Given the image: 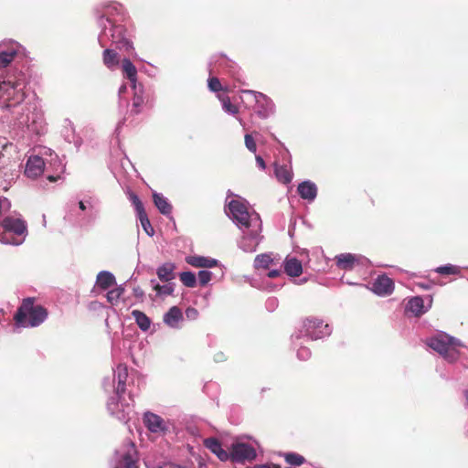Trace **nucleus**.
Returning <instances> with one entry per match:
<instances>
[{
	"label": "nucleus",
	"mask_w": 468,
	"mask_h": 468,
	"mask_svg": "<svg viewBox=\"0 0 468 468\" xmlns=\"http://www.w3.org/2000/svg\"><path fill=\"white\" fill-rule=\"evenodd\" d=\"M186 313L189 318H196L197 316V311L194 308H187Z\"/></svg>",
	"instance_id": "obj_54"
},
{
	"label": "nucleus",
	"mask_w": 468,
	"mask_h": 468,
	"mask_svg": "<svg viewBox=\"0 0 468 468\" xmlns=\"http://www.w3.org/2000/svg\"><path fill=\"white\" fill-rule=\"evenodd\" d=\"M222 104V109L225 112L236 115L239 112V109L236 105L232 104L229 97L228 96H218Z\"/></svg>",
	"instance_id": "obj_39"
},
{
	"label": "nucleus",
	"mask_w": 468,
	"mask_h": 468,
	"mask_svg": "<svg viewBox=\"0 0 468 468\" xmlns=\"http://www.w3.org/2000/svg\"><path fill=\"white\" fill-rule=\"evenodd\" d=\"M48 316L47 310L41 305H35L31 298L24 299L16 311L14 319L21 327H36L41 324Z\"/></svg>",
	"instance_id": "obj_7"
},
{
	"label": "nucleus",
	"mask_w": 468,
	"mask_h": 468,
	"mask_svg": "<svg viewBox=\"0 0 468 468\" xmlns=\"http://www.w3.org/2000/svg\"><path fill=\"white\" fill-rule=\"evenodd\" d=\"M153 199L155 207L160 211L161 214L165 216H169L172 213V206L168 202L167 198L165 197L162 194L154 192L153 194Z\"/></svg>",
	"instance_id": "obj_30"
},
{
	"label": "nucleus",
	"mask_w": 468,
	"mask_h": 468,
	"mask_svg": "<svg viewBox=\"0 0 468 468\" xmlns=\"http://www.w3.org/2000/svg\"><path fill=\"white\" fill-rule=\"evenodd\" d=\"M284 271L291 277H298L303 272L302 262L295 257H287L283 262Z\"/></svg>",
	"instance_id": "obj_26"
},
{
	"label": "nucleus",
	"mask_w": 468,
	"mask_h": 468,
	"mask_svg": "<svg viewBox=\"0 0 468 468\" xmlns=\"http://www.w3.org/2000/svg\"><path fill=\"white\" fill-rule=\"evenodd\" d=\"M212 278V272L209 271H199L197 273V280L200 285L204 286L207 284Z\"/></svg>",
	"instance_id": "obj_47"
},
{
	"label": "nucleus",
	"mask_w": 468,
	"mask_h": 468,
	"mask_svg": "<svg viewBox=\"0 0 468 468\" xmlns=\"http://www.w3.org/2000/svg\"><path fill=\"white\" fill-rule=\"evenodd\" d=\"M465 398V404L468 405V388L463 392Z\"/></svg>",
	"instance_id": "obj_58"
},
{
	"label": "nucleus",
	"mask_w": 468,
	"mask_h": 468,
	"mask_svg": "<svg viewBox=\"0 0 468 468\" xmlns=\"http://www.w3.org/2000/svg\"><path fill=\"white\" fill-rule=\"evenodd\" d=\"M238 120H239V122L242 126H244V122H243L242 119L238 118Z\"/></svg>",
	"instance_id": "obj_59"
},
{
	"label": "nucleus",
	"mask_w": 468,
	"mask_h": 468,
	"mask_svg": "<svg viewBox=\"0 0 468 468\" xmlns=\"http://www.w3.org/2000/svg\"><path fill=\"white\" fill-rule=\"evenodd\" d=\"M279 275H281V271L280 270H271V271H270L268 272V277L269 278H276Z\"/></svg>",
	"instance_id": "obj_55"
},
{
	"label": "nucleus",
	"mask_w": 468,
	"mask_h": 468,
	"mask_svg": "<svg viewBox=\"0 0 468 468\" xmlns=\"http://www.w3.org/2000/svg\"><path fill=\"white\" fill-rule=\"evenodd\" d=\"M65 171V165L57 154H50L48 160H44L38 155H31L27 158L25 167V176L30 179H36L44 172L48 173L49 182H56Z\"/></svg>",
	"instance_id": "obj_5"
},
{
	"label": "nucleus",
	"mask_w": 468,
	"mask_h": 468,
	"mask_svg": "<svg viewBox=\"0 0 468 468\" xmlns=\"http://www.w3.org/2000/svg\"><path fill=\"white\" fill-rule=\"evenodd\" d=\"M76 215H77L78 217H81V214H80V213H79V212H76Z\"/></svg>",
	"instance_id": "obj_60"
},
{
	"label": "nucleus",
	"mask_w": 468,
	"mask_h": 468,
	"mask_svg": "<svg viewBox=\"0 0 468 468\" xmlns=\"http://www.w3.org/2000/svg\"><path fill=\"white\" fill-rule=\"evenodd\" d=\"M126 18L124 7L117 2H107L98 10L97 24L101 31L98 41L101 47L114 44L120 49L129 51L133 42L127 37L122 22Z\"/></svg>",
	"instance_id": "obj_2"
},
{
	"label": "nucleus",
	"mask_w": 468,
	"mask_h": 468,
	"mask_svg": "<svg viewBox=\"0 0 468 468\" xmlns=\"http://www.w3.org/2000/svg\"><path fill=\"white\" fill-rule=\"evenodd\" d=\"M256 457L255 449L244 442H237L232 444L231 451L229 452V458L235 462L250 461Z\"/></svg>",
	"instance_id": "obj_15"
},
{
	"label": "nucleus",
	"mask_w": 468,
	"mask_h": 468,
	"mask_svg": "<svg viewBox=\"0 0 468 468\" xmlns=\"http://www.w3.org/2000/svg\"><path fill=\"white\" fill-rule=\"evenodd\" d=\"M75 204H72L71 205V210L73 212H76L75 211V207H74ZM76 206L78 207V209L80 211V212H86V211H90L92 209V204H91V201L90 199H87V200H80L76 203Z\"/></svg>",
	"instance_id": "obj_45"
},
{
	"label": "nucleus",
	"mask_w": 468,
	"mask_h": 468,
	"mask_svg": "<svg viewBox=\"0 0 468 468\" xmlns=\"http://www.w3.org/2000/svg\"><path fill=\"white\" fill-rule=\"evenodd\" d=\"M226 213L243 232L239 247L245 252L255 251L261 239V219L259 214L249 207V203L244 198L229 191Z\"/></svg>",
	"instance_id": "obj_1"
},
{
	"label": "nucleus",
	"mask_w": 468,
	"mask_h": 468,
	"mask_svg": "<svg viewBox=\"0 0 468 468\" xmlns=\"http://www.w3.org/2000/svg\"><path fill=\"white\" fill-rule=\"evenodd\" d=\"M426 344L449 363L456 362L460 357L459 347H464V345L458 338L444 332H439L431 336L427 339Z\"/></svg>",
	"instance_id": "obj_6"
},
{
	"label": "nucleus",
	"mask_w": 468,
	"mask_h": 468,
	"mask_svg": "<svg viewBox=\"0 0 468 468\" xmlns=\"http://www.w3.org/2000/svg\"><path fill=\"white\" fill-rule=\"evenodd\" d=\"M164 285H160L155 280H151L153 289L155 291L156 296L165 297L171 295L175 291V284L169 282Z\"/></svg>",
	"instance_id": "obj_33"
},
{
	"label": "nucleus",
	"mask_w": 468,
	"mask_h": 468,
	"mask_svg": "<svg viewBox=\"0 0 468 468\" xmlns=\"http://www.w3.org/2000/svg\"><path fill=\"white\" fill-rule=\"evenodd\" d=\"M127 91V86L125 84L122 85L119 89V99H120V101H123L124 105L127 106L128 105V101L127 100L123 97L124 96V93Z\"/></svg>",
	"instance_id": "obj_50"
},
{
	"label": "nucleus",
	"mask_w": 468,
	"mask_h": 468,
	"mask_svg": "<svg viewBox=\"0 0 468 468\" xmlns=\"http://www.w3.org/2000/svg\"><path fill=\"white\" fill-rule=\"evenodd\" d=\"M179 278L182 283L186 287L193 288L197 284V277L195 273L191 271L181 272Z\"/></svg>",
	"instance_id": "obj_41"
},
{
	"label": "nucleus",
	"mask_w": 468,
	"mask_h": 468,
	"mask_svg": "<svg viewBox=\"0 0 468 468\" xmlns=\"http://www.w3.org/2000/svg\"><path fill=\"white\" fill-rule=\"evenodd\" d=\"M139 220H140V223L142 225V228L144 229V230L145 231V233L149 236V237H153L154 234V228L152 227L151 225V222L147 217V214L146 212L145 213H143L139 216H137Z\"/></svg>",
	"instance_id": "obj_42"
},
{
	"label": "nucleus",
	"mask_w": 468,
	"mask_h": 468,
	"mask_svg": "<svg viewBox=\"0 0 468 468\" xmlns=\"http://www.w3.org/2000/svg\"><path fill=\"white\" fill-rule=\"evenodd\" d=\"M103 64L111 70L116 69L121 62L119 53L112 48H105L102 52Z\"/></svg>",
	"instance_id": "obj_25"
},
{
	"label": "nucleus",
	"mask_w": 468,
	"mask_h": 468,
	"mask_svg": "<svg viewBox=\"0 0 468 468\" xmlns=\"http://www.w3.org/2000/svg\"><path fill=\"white\" fill-rule=\"evenodd\" d=\"M371 290L378 296H388L394 291V282L387 275H379L372 282Z\"/></svg>",
	"instance_id": "obj_17"
},
{
	"label": "nucleus",
	"mask_w": 468,
	"mask_h": 468,
	"mask_svg": "<svg viewBox=\"0 0 468 468\" xmlns=\"http://www.w3.org/2000/svg\"><path fill=\"white\" fill-rule=\"evenodd\" d=\"M11 203L6 197H0V215L3 212H6L10 209Z\"/></svg>",
	"instance_id": "obj_49"
},
{
	"label": "nucleus",
	"mask_w": 468,
	"mask_h": 468,
	"mask_svg": "<svg viewBox=\"0 0 468 468\" xmlns=\"http://www.w3.org/2000/svg\"><path fill=\"white\" fill-rule=\"evenodd\" d=\"M143 421L144 426L152 433H163L168 429V423L166 420L159 415L150 411H146L144 414Z\"/></svg>",
	"instance_id": "obj_16"
},
{
	"label": "nucleus",
	"mask_w": 468,
	"mask_h": 468,
	"mask_svg": "<svg viewBox=\"0 0 468 468\" xmlns=\"http://www.w3.org/2000/svg\"><path fill=\"white\" fill-rule=\"evenodd\" d=\"M0 243L5 245L19 246L24 243V238L15 237L14 234H11L7 230L0 229Z\"/></svg>",
	"instance_id": "obj_35"
},
{
	"label": "nucleus",
	"mask_w": 468,
	"mask_h": 468,
	"mask_svg": "<svg viewBox=\"0 0 468 468\" xmlns=\"http://www.w3.org/2000/svg\"><path fill=\"white\" fill-rule=\"evenodd\" d=\"M272 258L271 254L263 253L257 255L254 260V268L256 269H268L272 263Z\"/></svg>",
	"instance_id": "obj_37"
},
{
	"label": "nucleus",
	"mask_w": 468,
	"mask_h": 468,
	"mask_svg": "<svg viewBox=\"0 0 468 468\" xmlns=\"http://www.w3.org/2000/svg\"><path fill=\"white\" fill-rule=\"evenodd\" d=\"M285 461L290 464L298 466L304 463V458L298 453L289 452L285 454Z\"/></svg>",
	"instance_id": "obj_44"
},
{
	"label": "nucleus",
	"mask_w": 468,
	"mask_h": 468,
	"mask_svg": "<svg viewBox=\"0 0 468 468\" xmlns=\"http://www.w3.org/2000/svg\"><path fill=\"white\" fill-rule=\"evenodd\" d=\"M184 321L181 309L177 306L171 307L163 316V322L170 328L178 329Z\"/></svg>",
	"instance_id": "obj_19"
},
{
	"label": "nucleus",
	"mask_w": 468,
	"mask_h": 468,
	"mask_svg": "<svg viewBox=\"0 0 468 468\" xmlns=\"http://www.w3.org/2000/svg\"><path fill=\"white\" fill-rule=\"evenodd\" d=\"M255 160H256L257 165L261 170H264L266 168L265 162H264V160L262 159V157L261 155H256Z\"/></svg>",
	"instance_id": "obj_52"
},
{
	"label": "nucleus",
	"mask_w": 468,
	"mask_h": 468,
	"mask_svg": "<svg viewBox=\"0 0 468 468\" xmlns=\"http://www.w3.org/2000/svg\"><path fill=\"white\" fill-rule=\"evenodd\" d=\"M241 92L252 98L255 102V112L261 118H267L274 112V103L265 94L251 90H243Z\"/></svg>",
	"instance_id": "obj_12"
},
{
	"label": "nucleus",
	"mask_w": 468,
	"mask_h": 468,
	"mask_svg": "<svg viewBox=\"0 0 468 468\" xmlns=\"http://www.w3.org/2000/svg\"><path fill=\"white\" fill-rule=\"evenodd\" d=\"M129 199L132 202V204L133 205V207L135 208V211L137 213V216H139V215H141L143 213H145L144 205H143L142 201L140 200V198L138 197L137 195H135L134 193L131 192L129 194Z\"/></svg>",
	"instance_id": "obj_43"
},
{
	"label": "nucleus",
	"mask_w": 468,
	"mask_h": 468,
	"mask_svg": "<svg viewBox=\"0 0 468 468\" xmlns=\"http://www.w3.org/2000/svg\"><path fill=\"white\" fill-rule=\"evenodd\" d=\"M332 333L328 324L323 320L311 317L303 321L301 328L292 337L296 340L306 338L307 340H318L330 335Z\"/></svg>",
	"instance_id": "obj_8"
},
{
	"label": "nucleus",
	"mask_w": 468,
	"mask_h": 468,
	"mask_svg": "<svg viewBox=\"0 0 468 468\" xmlns=\"http://www.w3.org/2000/svg\"><path fill=\"white\" fill-rule=\"evenodd\" d=\"M278 306V301L275 298H269L266 302V308L269 311H273Z\"/></svg>",
	"instance_id": "obj_51"
},
{
	"label": "nucleus",
	"mask_w": 468,
	"mask_h": 468,
	"mask_svg": "<svg viewBox=\"0 0 468 468\" xmlns=\"http://www.w3.org/2000/svg\"><path fill=\"white\" fill-rule=\"evenodd\" d=\"M62 133L68 143L73 144L77 148L80 146L81 140L76 135L75 128L71 121L65 120Z\"/></svg>",
	"instance_id": "obj_27"
},
{
	"label": "nucleus",
	"mask_w": 468,
	"mask_h": 468,
	"mask_svg": "<svg viewBox=\"0 0 468 468\" xmlns=\"http://www.w3.org/2000/svg\"><path fill=\"white\" fill-rule=\"evenodd\" d=\"M274 172L277 179L283 184H288L292 179V172L289 165H275Z\"/></svg>",
	"instance_id": "obj_32"
},
{
	"label": "nucleus",
	"mask_w": 468,
	"mask_h": 468,
	"mask_svg": "<svg viewBox=\"0 0 468 468\" xmlns=\"http://www.w3.org/2000/svg\"><path fill=\"white\" fill-rule=\"evenodd\" d=\"M132 316L133 317L136 324L142 331L146 332L150 328L151 320L144 313L139 310H133L132 312Z\"/></svg>",
	"instance_id": "obj_34"
},
{
	"label": "nucleus",
	"mask_w": 468,
	"mask_h": 468,
	"mask_svg": "<svg viewBox=\"0 0 468 468\" xmlns=\"http://www.w3.org/2000/svg\"><path fill=\"white\" fill-rule=\"evenodd\" d=\"M186 261L196 268H213L218 264V261L215 259L198 255L187 256Z\"/></svg>",
	"instance_id": "obj_24"
},
{
	"label": "nucleus",
	"mask_w": 468,
	"mask_h": 468,
	"mask_svg": "<svg viewBox=\"0 0 468 468\" xmlns=\"http://www.w3.org/2000/svg\"><path fill=\"white\" fill-rule=\"evenodd\" d=\"M12 124L17 140L30 145L47 131L43 111L37 99H28L11 111Z\"/></svg>",
	"instance_id": "obj_3"
},
{
	"label": "nucleus",
	"mask_w": 468,
	"mask_h": 468,
	"mask_svg": "<svg viewBox=\"0 0 468 468\" xmlns=\"http://www.w3.org/2000/svg\"><path fill=\"white\" fill-rule=\"evenodd\" d=\"M116 283L114 275L107 271H101L97 275L96 284L102 290H107Z\"/></svg>",
	"instance_id": "obj_31"
},
{
	"label": "nucleus",
	"mask_w": 468,
	"mask_h": 468,
	"mask_svg": "<svg viewBox=\"0 0 468 468\" xmlns=\"http://www.w3.org/2000/svg\"><path fill=\"white\" fill-rule=\"evenodd\" d=\"M122 71L123 76L131 82V88H135L137 83V69L129 58L122 60Z\"/></svg>",
	"instance_id": "obj_23"
},
{
	"label": "nucleus",
	"mask_w": 468,
	"mask_h": 468,
	"mask_svg": "<svg viewBox=\"0 0 468 468\" xmlns=\"http://www.w3.org/2000/svg\"><path fill=\"white\" fill-rule=\"evenodd\" d=\"M214 360L216 362H222L226 360V355L223 352H218L214 356Z\"/></svg>",
	"instance_id": "obj_53"
},
{
	"label": "nucleus",
	"mask_w": 468,
	"mask_h": 468,
	"mask_svg": "<svg viewBox=\"0 0 468 468\" xmlns=\"http://www.w3.org/2000/svg\"><path fill=\"white\" fill-rule=\"evenodd\" d=\"M133 293L136 297H142L144 295V292L141 288H134Z\"/></svg>",
	"instance_id": "obj_57"
},
{
	"label": "nucleus",
	"mask_w": 468,
	"mask_h": 468,
	"mask_svg": "<svg viewBox=\"0 0 468 468\" xmlns=\"http://www.w3.org/2000/svg\"><path fill=\"white\" fill-rule=\"evenodd\" d=\"M133 382V374L129 373L128 367L124 364H118L113 368L112 380L108 382L104 380L103 387L107 390L108 388H113V393L124 394L126 387Z\"/></svg>",
	"instance_id": "obj_10"
},
{
	"label": "nucleus",
	"mask_w": 468,
	"mask_h": 468,
	"mask_svg": "<svg viewBox=\"0 0 468 468\" xmlns=\"http://www.w3.org/2000/svg\"><path fill=\"white\" fill-rule=\"evenodd\" d=\"M431 303L432 298L431 296L427 306L424 305V301L421 296H414L408 301L406 310L412 313L415 316H420L428 312L431 307Z\"/></svg>",
	"instance_id": "obj_18"
},
{
	"label": "nucleus",
	"mask_w": 468,
	"mask_h": 468,
	"mask_svg": "<svg viewBox=\"0 0 468 468\" xmlns=\"http://www.w3.org/2000/svg\"><path fill=\"white\" fill-rule=\"evenodd\" d=\"M208 89L213 92H218L222 90V85L217 77H211L207 80Z\"/></svg>",
	"instance_id": "obj_48"
},
{
	"label": "nucleus",
	"mask_w": 468,
	"mask_h": 468,
	"mask_svg": "<svg viewBox=\"0 0 468 468\" xmlns=\"http://www.w3.org/2000/svg\"><path fill=\"white\" fill-rule=\"evenodd\" d=\"M244 141H245L246 148L250 152L255 154L257 152V145H256L255 139L252 137V135L250 133H246L244 136Z\"/></svg>",
	"instance_id": "obj_46"
},
{
	"label": "nucleus",
	"mask_w": 468,
	"mask_h": 468,
	"mask_svg": "<svg viewBox=\"0 0 468 468\" xmlns=\"http://www.w3.org/2000/svg\"><path fill=\"white\" fill-rule=\"evenodd\" d=\"M115 461V468H138V456L134 444L129 441L122 449L117 450Z\"/></svg>",
	"instance_id": "obj_11"
},
{
	"label": "nucleus",
	"mask_w": 468,
	"mask_h": 468,
	"mask_svg": "<svg viewBox=\"0 0 468 468\" xmlns=\"http://www.w3.org/2000/svg\"><path fill=\"white\" fill-rule=\"evenodd\" d=\"M176 264L173 262H165L156 270V274L162 282H170L176 278Z\"/></svg>",
	"instance_id": "obj_28"
},
{
	"label": "nucleus",
	"mask_w": 468,
	"mask_h": 468,
	"mask_svg": "<svg viewBox=\"0 0 468 468\" xmlns=\"http://www.w3.org/2000/svg\"><path fill=\"white\" fill-rule=\"evenodd\" d=\"M462 268L453 264H445L434 269V271L441 275H460Z\"/></svg>",
	"instance_id": "obj_36"
},
{
	"label": "nucleus",
	"mask_w": 468,
	"mask_h": 468,
	"mask_svg": "<svg viewBox=\"0 0 468 468\" xmlns=\"http://www.w3.org/2000/svg\"><path fill=\"white\" fill-rule=\"evenodd\" d=\"M25 75L22 72L8 73L0 80V107L14 110L25 101Z\"/></svg>",
	"instance_id": "obj_4"
},
{
	"label": "nucleus",
	"mask_w": 468,
	"mask_h": 468,
	"mask_svg": "<svg viewBox=\"0 0 468 468\" xmlns=\"http://www.w3.org/2000/svg\"><path fill=\"white\" fill-rule=\"evenodd\" d=\"M132 90L133 91V98L131 112L138 114L141 112L144 104V87L139 83L135 88H132Z\"/></svg>",
	"instance_id": "obj_29"
},
{
	"label": "nucleus",
	"mask_w": 468,
	"mask_h": 468,
	"mask_svg": "<svg viewBox=\"0 0 468 468\" xmlns=\"http://www.w3.org/2000/svg\"><path fill=\"white\" fill-rule=\"evenodd\" d=\"M204 445L211 451L220 461H227L229 459V453L225 451L216 438H207L204 441Z\"/></svg>",
	"instance_id": "obj_22"
},
{
	"label": "nucleus",
	"mask_w": 468,
	"mask_h": 468,
	"mask_svg": "<svg viewBox=\"0 0 468 468\" xmlns=\"http://www.w3.org/2000/svg\"><path fill=\"white\" fill-rule=\"evenodd\" d=\"M418 286H420V288L424 289V290H430L432 286V284L431 282H420L418 283Z\"/></svg>",
	"instance_id": "obj_56"
},
{
	"label": "nucleus",
	"mask_w": 468,
	"mask_h": 468,
	"mask_svg": "<svg viewBox=\"0 0 468 468\" xmlns=\"http://www.w3.org/2000/svg\"><path fill=\"white\" fill-rule=\"evenodd\" d=\"M124 287L123 285H120L111 291H109L106 294L107 301L112 304L116 305L119 303L120 298L124 293Z\"/></svg>",
	"instance_id": "obj_38"
},
{
	"label": "nucleus",
	"mask_w": 468,
	"mask_h": 468,
	"mask_svg": "<svg viewBox=\"0 0 468 468\" xmlns=\"http://www.w3.org/2000/svg\"><path fill=\"white\" fill-rule=\"evenodd\" d=\"M24 51L16 41L8 39L0 42V69L6 68Z\"/></svg>",
	"instance_id": "obj_13"
},
{
	"label": "nucleus",
	"mask_w": 468,
	"mask_h": 468,
	"mask_svg": "<svg viewBox=\"0 0 468 468\" xmlns=\"http://www.w3.org/2000/svg\"><path fill=\"white\" fill-rule=\"evenodd\" d=\"M292 339V343L294 345V347H297V357L300 359V360H307L311 357V351L308 347L306 346H303L302 344L303 343V341L301 340H296V339Z\"/></svg>",
	"instance_id": "obj_40"
},
{
	"label": "nucleus",
	"mask_w": 468,
	"mask_h": 468,
	"mask_svg": "<svg viewBox=\"0 0 468 468\" xmlns=\"http://www.w3.org/2000/svg\"><path fill=\"white\" fill-rule=\"evenodd\" d=\"M297 192L303 199L312 202L317 196V186L314 182L305 180L299 184Z\"/></svg>",
	"instance_id": "obj_21"
},
{
	"label": "nucleus",
	"mask_w": 468,
	"mask_h": 468,
	"mask_svg": "<svg viewBox=\"0 0 468 468\" xmlns=\"http://www.w3.org/2000/svg\"><path fill=\"white\" fill-rule=\"evenodd\" d=\"M362 260H364L362 256L352 253H342L335 256L337 267L345 271L352 270L355 265L358 264Z\"/></svg>",
	"instance_id": "obj_20"
},
{
	"label": "nucleus",
	"mask_w": 468,
	"mask_h": 468,
	"mask_svg": "<svg viewBox=\"0 0 468 468\" xmlns=\"http://www.w3.org/2000/svg\"><path fill=\"white\" fill-rule=\"evenodd\" d=\"M122 396L123 394L113 393L107 401V410L118 420L126 423L132 419L134 413L133 405V399L131 391L129 392V400L131 402L125 401Z\"/></svg>",
	"instance_id": "obj_9"
},
{
	"label": "nucleus",
	"mask_w": 468,
	"mask_h": 468,
	"mask_svg": "<svg viewBox=\"0 0 468 468\" xmlns=\"http://www.w3.org/2000/svg\"><path fill=\"white\" fill-rule=\"evenodd\" d=\"M0 229L7 230L15 237H22L24 240L27 236V226L21 218L6 217L0 222Z\"/></svg>",
	"instance_id": "obj_14"
}]
</instances>
